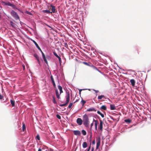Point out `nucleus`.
Listing matches in <instances>:
<instances>
[{
	"mask_svg": "<svg viewBox=\"0 0 151 151\" xmlns=\"http://www.w3.org/2000/svg\"><path fill=\"white\" fill-rule=\"evenodd\" d=\"M83 124L86 127H88L89 126V119L87 115L85 114L83 116Z\"/></svg>",
	"mask_w": 151,
	"mask_h": 151,
	"instance_id": "nucleus-1",
	"label": "nucleus"
},
{
	"mask_svg": "<svg viewBox=\"0 0 151 151\" xmlns=\"http://www.w3.org/2000/svg\"><path fill=\"white\" fill-rule=\"evenodd\" d=\"M11 14L15 19H18L20 21L19 17L17 12L13 10H12L11 12Z\"/></svg>",
	"mask_w": 151,
	"mask_h": 151,
	"instance_id": "nucleus-2",
	"label": "nucleus"
},
{
	"mask_svg": "<svg viewBox=\"0 0 151 151\" xmlns=\"http://www.w3.org/2000/svg\"><path fill=\"white\" fill-rule=\"evenodd\" d=\"M70 94L69 92H66V102L68 103L70 101Z\"/></svg>",
	"mask_w": 151,
	"mask_h": 151,
	"instance_id": "nucleus-3",
	"label": "nucleus"
},
{
	"mask_svg": "<svg viewBox=\"0 0 151 151\" xmlns=\"http://www.w3.org/2000/svg\"><path fill=\"white\" fill-rule=\"evenodd\" d=\"M42 53V56L46 64L47 65L48 64V62L47 61L46 59V58L45 57V55L44 54V53L42 52V51H40Z\"/></svg>",
	"mask_w": 151,
	"mask_h": 151,
	"instance_id": "nucleus-4",
	"label": "nucleus"
},
{
	"mask_svg": "<svg viewBox=\"0 0 151 151\" xmlns=\"http://www.w3.org/2000/svg\"><path fill=\"white\" fill-rule=\"evenodd\" d=\"M101 143V138L100 137H99L97 140V144H96V149H97L99 146L100 145Z\"/></svg>",
	"mask_w": 151,
	"mask_h": 151,
	"instance_id": "nucleus-5",
	"label": "nucleus"
},
{
	"mask_svg": "<svg viewBox=\"0 0 151 151\" xmlns=\"http://www.w3.org/2000/svg\"><path fill=\"white\" fill-rule=\"evenodd\" d=\"M76 122L79 125H81L82 124L83 121L80 118H78L77 119Z\"/></svg>",
	"mask_w": 151,
	"mask_h": 151,
	"instance_id": "nucleus-6",
	"label": "nucleus"
},
{
	"mask_svg": "<svg viewBox=\"0 0 151 151\" xmlns=\"http://www.w3.org/2000/svg\"><path fill=\"white\" fill-rule=\"evenodd\" d=\"M103 122L101 120H100V124H99V129L101 131H102L103 130Z\"/></svg>",
	"mask_w": 151,
	"mask_h": 151,
	"instance_id": "nucleus-7",
	"label": "nucleus"
},
{
	"mask_svg": "<svg viewBox=\"0 0 151 151\" xmlns=\"http://www.w3.org/2000/svg\"><path fill=\"white\" fill-rule=\"evenodd\" d=\"M34 57L36 58L37 60L38 63L40 64V61L39 60V56L37 54H35L34 55Z\"/></svg>",
	"mask_w": 151,
	"mask_h": 151,
	"instance_id": "nucleus-8",
	"label": "nucleus"
},
{
	"mask_svg": "<svg viewBox=\"0 0 151 151\" xmlns=\"http://www.w3.org/2000/svg\"><path fill=\"white\" fill-rule=\"evenodd\" d=\"M74 134L76 135H79L81 134V132L79 130H74L73 131Z\"/></svg>",
	"mask_w": 151,
	"mask_h": 151,
	"instance_id": "nucleus-9",
	"label": "nucleus"
},
{
	"mask_svg": "<svg viewBox=\"0 0 151 151\" xmlns=\"http://www.w3.org/2000/svg\"><path fill=\"white\" fill-rule=\"evenodd\" d=\"M50 6L52 7V12H51V13H55V6H53L52 4H51Z\"/></svg>",
	"mask_w": 151,
	"mask_h": 151,
	"instance_id": "nucleus-10",
	"label": "nucleus"
},
{
	"mask_svg": "<svg viewBox=\"0 0 151 151\" xmlns=\"http://www.w3.org/2000/svg\"><path fill=\"white\" fill-rule=\"evenodd\" d=\"M32 41L33 42V43L35 44V45H36L37 48H38V49L40 50V51H42V50H41L40 47L36 43V42L34 40H32Z\"/></svg>",
	"mask_w": 151,
	"mask_h": 151,
	"instance_id": "nucleus-11",
	"label": "nucleus"
},
{
	"mask_svg": "<svg viewBox=\"0 0 151 151\" xmlns=\"http://www.w3.org/2000/svg\"><path fill=\"white\" fill-rule=\"evenodd\" d=\"M86 111H96V110L94 108L92 107L87 109Z\"/></svg>",
	"mask_w": 151,
	"mask_h": 151,
	"instance_id": "nucleus-12",
	"label": "nucleus"
},
{
	"mask_svg": "<svg viewBox=\"0 0 151 151\" xmlns=\"http://www.w3.org/2000/svg\"><path fill=\"white\" fill-rule=\"evenodd\" d=\"M55 93H56V94L57 98L58 99H60V94H59V93H58V90L57 89L55 90Z\"/></svg>",
	"mask_w": 151,
	"mask_h": 151,
	"instance_id": "nucleus-13",
	"label": "nucleus"
},
{
	"mask_svg": "<svg viewBox=\"0 0 151 151\" xmlns=\"http://www.w3.org/2000/svg\"><path fill=\"white\" fill-rule=\"evenodd\" d=\"M50 78H51V80L52 81V83L53 84V86L55 87V86H56V85H55V81H54L53 77V76H51L50 77Z\"/></svg>",
	"mask_w": 151,
	"mask_h": 151,
	"instance_id": "nucleus-14",
	"label": "nucleus"
},
{
	"mask_svg": "<svg viewBox=\"0 0 151 151\" xmlns=\"http://www.w3.org/2000/svg\"><path fill=\"white\" fill-rule=\"evenodd\" d=\"M130 82L131 83L132 85L134 86L135 85V81L134 79H132L130 80Z\"/></svg>",
	"mask_w": 151,
	"mask_h": 151,
	"instance_id": "nucleus-15",
	"label": "nucleus"
},
{
	"mask_svg": "<svg viewBox=\"0 0 151 151\" xmlns=\"http://www.w3.org/2000/svg\"><path fill=\"white\" fill-rule=\"evenodd\" d=\"M7 4L9 6L12 7L13 9H16V6L14 4H12L9 2H8Z\"/></svg>",
	"mask_w": 151,
	"mask_h": 151,
	"instance_id": "nucleus-16",
	"label": "nucleus"
},
{
	"mask_svg": "<svg viewBox=\"0 0 151 151\" xmlns=\"http://www.w3.org/2000/svg\"><path fill=\"white\" fill-rule=\"evenodd\" d=\"M93 121L95 122V126L96 130L97 129V125L99 124V122L97 120H95L93 119Z\"/></svg>",
	"mask_w": 151,
	"mask_h": 151,
	"instance_id": "nucleus-17",
	"label": "nucleus"
},
{
	"mask_svg": "<svg viewBox=\"0 0 151 151\" xmlns=\"http://www.w3.org/2000/svg\"><path fill=\"white\" fill-rule=\"evenodd\" d=\"M110 109L111 110H114L116 109V108L114 104H111L110 105Z\"/></svg>",
	"mask_w": 151,
	"mask_h": 151,
	"instance_id": "nucleus-18",
	"label": "nucleus"
},
{
	"mask_svg": "<svg viewBox=\"0 0 151 151\" xmlns=\"http://www.w3.org/2000/svg\"><path fill=\"white\" fill-rule=\"evenodd\" d=\"M102 98L105 99H106L105 96L104 95H101V96H99L98 97V99H101Z\"/></svg>",
	"mask_w": 151,
	"mask_h": 151,
	"instance_id": "nucleus-19",
	"label": "nucleus"
},
{
	"mask_svg": "<svg viewBox=\"0 0 151 151\" xmlns=\"http://www.w3.org/2000/svg\"><path fill=\"white\" fill-rule=\"evenodd\" d=\"M58 88L60 91V94L61 93H62L63 92V91L62 90V88L60 86H58Z\"/></svg>",
	"mask_w": 151,
	"mask_h": 151,
	"instance_id": "nucleus-20",
	"label": "nucleus"
},
{
	"mask_svg": "<svg viewBox=\"0 0 151 151\" xmlns=\"http://www.w3.org/2000/svg\"><path fill=\"white\" fill-rule=\"evenodd\" d=\"M10 102L11 104L12 105V106H15V103L13 99H12L10 100Z\"/></svg>",
	"mask_w": 151,
	"mask_h": 151,
	"instance_id": "nucleus-21",
	"label": "nucleus"
},
{
	"mask_svg": "<svg viewBox=\"0 0 151 151\" xmlns=\"http://www.w3.org/2000/svg\"><path fill=\"white\" fill-rule=\"evenodd\" d=\"M100 108L103 110H106L107 109L105 105H102Z\"/></svg>",
	"mask_w": 151,
	"mask_h": 151,
	"instance_id": "nucleus-22",
	"label": "nucleus"
},
{
	"mask_svg": "<svg viewBox=\"0 0 151 151\" xmlns=\"http://www.w3.org/2000/svg\"><path fill=\"white\" fill-rule=\"evenodd\" d=\"M83 148H85L87 147V143L86 142H83L82 145Z\"/></svg>",
	"mask_w": 151,
	"mask_h": 151,
	"instance_id": "nucleus-23",
	"label": "nucleus"
},
{
	"mask_svg": "<svg viewBox=\"0 0 151 151\" xmlns=\"http://www.w3.org/2000/svg\"><path fill=\"white\" fill-rule=\"evenodd\" d=\"M124 121L126 123H130L131 122V120L129 119H127L124 120Z\"/></svg>",
	"mask_w": 151,
	"mask_h": 151,
	"instance_id": "nucleus-24",
	"label": "nucleus"
},
{
	"mask_svg": "<svg viewBox=\"0 0 151 151\" xmlns=\"http://www.w3.org/2000/svg\"><path fill=\"white\" fill-rule=\"evenodd\" d=\"M42 12L44 13H47V14L51 13V12L49 10H43Z\"/></svg>",
	"mask_w": 151,
	"mask_h": 151,
	"instance_id": "nucleus-25",
	"label": "nucleus"
},
{
	"mask_svg": "<svg viewBox=\"0 0 151 151\" xmlns=\"http://www.w3.org/2000/svg\"><path fill=\"white\" fill-rule=\"evenodd\" d=\"M26 129V127L24 123H23L22 125V131H24Z\"/></svg>",
	"mask_w": 151,
	"mask_h": 151,
	"instance_id": "nucleus-26",
	"label": "nucleus"
},
{
	"mask_svg": "<svg viewBox=\"0 0 151 151\" xmlns=\"http://www.w3.org/2000/svg\"><path fill=\"white\" fill-rule=\"evenodd\" d=\"M52 98H53V100H52L54 104H57V102H56V101L55 100V97L54 96H52Z\"/></svg>",
	"mask_w": 151,
	"mask_h": 151,
	"instance_id": "nucleus-27",
	"label": "nucleus"
},
{
	"mask_svg": "<svg viewBox=\"0 0 151 151\" xmlns=\"http://www.w3.org/2000/svg\"><path fill=\"white\" fill-rule=\"evenodd\" d=\"M82 133L83 135H86V131L84 130H82Z\"/></svg>",
	"mask_w": 151,
	"mask_h": 151,
	"instance_id": "nucleus-28",
	"label": "nucleus"
},
{
	"mask_svg": "<svg viewBox=\"0 0 151 151\" xmlns=\"http://www.w3.org/2000/svg\"><path fill=\"white\" fill-rule=\"evenodd\" d=\"M68 104V103H67V102H66L65 103L63 104H60V106H66Z\"/></svg>",
	"mask_w": 151,
	"mask_h": 151,
	"instance_id": "nucleus-29",
	"label": "nucleus"
},
{
	"mask_svg": "<svg viewBox=\"0 0 151 151\" xmlns=\"http://www.w3.org/2000/svg\"><path fill=\"white\" fill-rule=\"evenodd\" d=\"M81 104L82 106H83L84 104L86 103V101L83 100H82L81 101Z\"/></svg>",
	"mask_w": 151,
	"mask_h": 151,
	"instance_id": "nucleus-30",
	"label": "nucleus"
},
{
	"mask_svg": "<svg viewBox=\"0 0 151 151\" xmlns=\"http://www.w3.org/2000/svg\"><path fill=\"white\" fill-rule=\"evenodd\" d=\"M64 46L67 48H68V46L67 43H64Z\"/></svg>",
	"mask_w": 151,
	"mask_h": 151,
	"instance_id": "nucleus-31",
	"label": "nucleus"
},
{
	"mask_svg": "<svg viewBox=\"0 0 151 151\" xmlns=\"http://www.w3.org/2000/svg\"><path fill=\"white\" fill-rule=\"evenodd\" d=\"M73 104L72 103H70V104H69L68 106V108H71V106L73 105Z\"/></svg>",
	"mask_w": 151,
	"mask_h": 151,
	"instance_id": "nucleus-32",
	"label": "nucleus"
},
{
	"mask_svg": "<svg viewBox=\"0 0 151 151\" xmlns=\"http://www.w3.org/2000/svg\"><path fill=\"white\" fill-rule=\"evenodd\" d=\"M36 138L39 140H40V137L39 134H37V135Z\"/></svg>",
	"mask_w": 151,
	"mask_h": 151,
	"instance_id": "nucleus-33",
	"label": "nucleus"
},
{
	"mask_svg": "<svg viewBox=\"0 0 151 151\" xmlns=\"http://www.w3.org/2000/svg\"><path fill=\"white\" fill-rule=\"evenodd\" d=\"M25 13H27V14H28L30 15H32V14L30 12H28V11H26V12Z\"/></svg>",
	"mask_w": 151,
	"mask_h": 151,
	"instance_id": "nucleus-34",
	"label": "nucleus"
},
{
	"mask_svg": "<svg viewBox=\"0 0 151 151\" xmlns=\"http://www.w3.org/2000/svg\"><path fill=\"white\" fill-rule=\"evenodd\" d=\"M56 117L58 119H61V116L58 114L56 115Z\"/></svg>",
	"mask_w": 151,
	"mask_h": 151,
	"instance_id": "nucleus-35",
	"label": "nucleus"
},
{
	"mask_svg": "<svg viewBox=\"0 0 151 151\" xmlns=\"http://www.w3.org/2000/svg\"><path fill=\"white\" fill-rule=\"evenodd\" d=\"M53 54L56 57H58V56L57 54L55 52H53Z\"/></svg>",
	"mask_w": 151,
	"mask_h": 151,
	"instance_id": "nucleus-36",
	"label": "nucleus"
},
{
	"mask_svg": "<svg viewBox=\"0 0 151 151\" xmlns=\"http://www.w3.org/2000/svg\"><path fill=\"white\" fill-rule=\"evenodd\" d=\"M3 98H4L3 96L1 95L0 94V99H3Z\"/></svg>",
	"mask_w": 151,
	"mask_h": 151,
	"instance_id": "nucleus-37",
	"label": "nucleus"
},
{
	"mask_svg": "<svg viewBox=\"0 0 151 151\" xmlns=\"http://www.w3.org/2000/svg\"><path fill=\"white\" fill-rule=\"evenodd\" d=\"M100 115L102 117L104 118V114H102V113H101V114H100Z\"/></svg>",
	"mask_w": 151,
	"mask_h": 151,
	"instance_id": "nucleus-38",
	"label": "nucleus"
},
{
	"mask_svg": "<svg viewBox=\"0 0 151 151\" xmlns=\"http://www.w3.org/2000/svg\"><path fill=\"white\" fill-rule=\"evenodd\" d=\"M100 115L102 117L104 118V114H102V113H101V114H100Z\"/></svg>",
	"mask_w": 151,
	"mask_h": 151,
	"instance_id": "nucleus-39",
	"label": "nucleus"
},
{
	"mask_svg": "<svg viewBox=\"0 0 151 151\" xmlns=\"http://www.w3.org/2000/svg\"><path fill=\"white\" fill-rule=\"evenodd\" d=\"M85 65H88V64L87 62H83V63Z\"/></svg>",
	"mask_w": 151,
	"mask_h": 151,
	"instance_id": "nucleus-40",
	"label": "nucleus"
},
{
	"mask_svg": "<svg viewBox=\"0 0 151 151\" xmlns=\"http://www.w3.org/2000/svg\"><path fill=\"white\" fill-rule=\"evenodd\" d=\"M58 60H59V61L60 63L61 64V58H59V59H58Z\"/></svg>",
	"mask_w": 151,
	"mask_h": 151,
	"instance_id": "nucleus-41",
	"label": "nucleus"
},
{
	"mask_svg": "<svg viewBox=\"0 0 151 151\" xmlns=\"http://www.w3.org/2000/svg\"><path fill=\"white\" fill-rule=\"evenodd\" d=\"M82 90V89H80L79 90V94L80 95L81 94V91Z\"/></svg>",
	"mask_w": 151,
	"mask_h": 151,
	"instance_id": "nucleus-42",
	"label": "nucleus"
},
{
	"mask_svg": "<svg viewBox=\"0 0 151 151\" xmlns=\"http://www.w3.org/2000/svg\"><path fill=\"white\" fill-rule=\"evenodd\" d=\"M93 125V123H92L91 124V128Z\"/></svg>",
	"mask_w": 151,
	"mask_h": 151,
	"instance_id": "nucleus-43",
	"label": "nucleus"
},
{
	"mask_svg": "<svg viewBox=\"0 0 151 151\" xmlns=\"http://www.w3.org/2000/svg\"><path fill=\"white\" fill-rule=\"evenodd\" d=\"M95 140H94L92 141V143L93 144V145L95 144Z\"/></svg>",
	"mask_w": 151,
	"mask_h": 151,
	"instance_id": "nucleus-44",
	"label": "nucleus"
},
{
	"mask_svg": "<svg viewBox=\"0 0 151 151\" xmlns=\"http://www.w3.org/2000/svg\"><path fill=\"white\" fill-rule=\"evenodd\" d=\"M97 113L98 114H99V115H100V114H101V112H100V111H97Z\"/></svg>",
	"mask_w": 151,
	"mask_h": 151,
	"instance_id": "nucleus-45",
	"label": "nucleus"
},
{
	"mask_svg": "<svg viewBox=\"0 0 151 151\" xmlns=\"http://www.w3.org/2000/svg\"><path fill=\"white\" fill-rule=\"evenodd\" d=\"M91 149V146L88 147V149L87 151H89Z\"/></svg>",
	"mask_w": 151,
	"mask_h": 151,
	"instance_id": "nucleus-46",
	"label": "nucleus"
},
{
	"mask_svg": "<svg viewBox=\"0 0 151 151\" xmlns=\"http://www.w3.org/2000/svg\"><path fill=\"white\" fill-rule=\"evenodd\" d=\"M42 149H41V148H39L38 150V151H42Z\"/></svg>",
	"mask_w": 151,
	"mask_h": 151,
	"instance_id": "nucleus-47",
	"label": "nucleus"
},
{
	"mask_svg": "<svg viewBox=\"0 0 151 151\" xmlns=\"http://www.w3.org/2000/svg\"><path fill=\"white\" fill-rule=\"evenodd\" d=\"M78 99H77V100H76V101L74 102V103H76V102H78Z\"/></svg>",
	"mask_w": 151,
	"mask_h": 151,
	"instance_id": "nucleus-48",
	"label": "nucleus"
},
{
	"mask_svg": "<svg viewBox=\"0 0 151 151\" xmlns=\"http://www.w3.org/2000/svg\"><path fill=\"white\" fill-rule=\"evenodd\" d=\"M94 150V148L93 147L91 151H93Z\"/></svg>",
	"mask_w": 151,
	"mask_h": 151,
	"instance_id": "nucleus-49",
	"label": "nucleus"
},
{
	"mask_svg": "<svg viewBox=\"0 0 151 151\" xmlns=\"http://www.w3.org/2000/svg\"><path fill=\"white\" fill-rule=\"evenodd\" d=\"M23 69H24V68H25V66L24 65H23Z\"/></svg>",
	"mask_w": 151,
	"mask_h": 151,
	"instance_id": "nucleus-50",
	"label": "nucleus"
},
{
	"mask_svg": "<svg viewBox=\"0 0 151 151\" xmlns=\"http://www.w3.org/2000/svg\"><path fill=\"white\" fill-rule=\"evenodd\" d=\"M96 93H97L99 92L98 91H95Z\"/></svg>",
	"mask_w": 151,
	"mask_h": 151,
	"instance_id": "nucleus-51",
	"label": "nucleus"
},
{
	"mask_svg": "<svg viewBox=\"0 0 151 151\" xmlns=\"http://www.w3.org/2000/svg\"><path fill=\"white\" fill-rule=\"evenodd\" d=\"M57 58H58V59H59V58H60V57H59V56H58V57H57Z\"/></svg>",
	"mask_w": 151,
	"mask_h": 151,
	"instance_id": "nucleus-52",
	"label": "nucleus"
},
{
	"mask_svg": "<svg viewBox=\"0 0 151 151\" xmlns=\"http://www.w3.org/2000/svg\"><path fill=\"white\" fill-rule=\"evenodd\" d=\"M11 23H13L12 22H11Z\"/></svg>",
	"mask_w": 151,
	"mask_h": 151,
	"instance_id": "nucleus-53",
	"label": "nucleus"
},
{
	"mask_svg": "<svg viewBox=\"0 0 151 151\" xmlns=\"http://www.w3.org/2000/svg\"><path fill=\"white\" fill-rule=\"evenodd\" d=\"M1 18V15H0V18Z\"/></svg>",
	"mask_w": 151,
	"mask_h": 151,
	"instance_id": "nucleus-54",
	"label": "nucleus"
}]
</instances>
